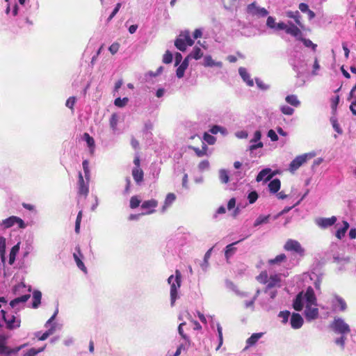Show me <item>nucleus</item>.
<instances>
[{
    "instance_id": "f257e3e1",
    "label": "nucleus",
    "mask_w": 356,
    "mask_h": 356,
    "mask_svg": "<svg viewBox=\"0 0 356 356\" xmlns=\"http://www.w3.org/2000/svg\"><path fill=\"white\" fill-rule=\"evenodd\" d=\"M293 305L296 311L304 309L305 317L308 321L316 319L319 315L317 300L314 289L310 286L297 295Z\"/></svg>"
},
{
    "instance_id": "f03ea898",
    "label": "nucleus",
    "mask_w": 356,
    "mask_h": 356,
    "mask_svg": "<svg viewBox=\"0 0 356 356\" xmlns=\"http://www.w3.org/2000/svg\"><path fill=\"white\" fill-rule=\"evenodd\" d=\"M282 276L280 273H270L268 275L266 270L261 271V273L257 276V280L259 283L266 285L264 293L266 296L267 302L261 303L263 307L266 306L268 302H270L277 296V289L282 286Z\"/></svg>"
},
{
    "instance_id": "7ed1b4c3",
    "label": "nucleus",
    "mask_w": 356,
    "mask_h": 356,
    "mask_svg": "<svg viewBox=\"0 0 356 356\" xmlns=\"http://www.w3.org/2000/svg\"><path fill=\"white\" fill-rule=\"evenodd\" d=\"M21 319L17 314L0 310V327L5 325L9 330L17 329L20 327Z\"/></svg>"
},
{
    "instance_id": "20e7f679",
    "label": "nucleus",
    "mask_w": 356,
    "mask_h": 356,
    "mask_svg": "<svg viewBox=\"0 0 356 356\" xmlns=\"http://www.w3.org/2000/svg\"><path fill=\"white\" fill-rule=\"evenodd\" d=\"M181 274L179 270H176L175 275H171L168 278V284L170 286V303L173 306L175 301L179 298L178 291L181 287Z\"/></svg>"
},
{
    "instance_id": "39448f33",
    "label": "nucleus",
    "mask_w": 356,
    "mask_h": 356,
    "mask_svg": "<svg viewBox=\"0 0 356 356\" xmlns=\"http://www.w3.org/2000/svg\"><path fill=\"white\" fill-rule=\"evenodd\" d=\"M26 291L27 293L22 295L21 296L15 298L14 300H11L10 302V306L13 309H19L20 308V305L24 304L28 299L30 298V292H31V287L29 286L28 288L24 283H20L17 285H16L14 288V293L15 294L17 295L19 294L20 292Z\"/></svg>"
},
{
    "instance_id": "423d86ee",
    "label": "nucleus",
    "mask_w": 356,
    "mask_h": 356,
    "mask_svg": "<svg viewBox=\"0 0 356 356\" xmlns=\"http://www.w3.org/2000/svg\"><path fill=\"white\" fill-rule=\"evenodd\" d=\"M315 156L316 153L314 152H311L297 156L289 164V172L294 173L300 167H301L308 160L314 158Z\"/></svg>"
},
{
    "instance_id": "0eeeda50",
    "label": "nucleus",
    "mask_w": 356,
    "mask_h": 356,
    "mask_svg": "<svg viewBox=\"0 0 356 356\" xmlns=\"http://www.w3.org/2000/svg\"><path fill=\"white\" fill-rule=\"evenodd\" d=\"M190 33L188 31L181 32L175 42V47L180 51H184L188 46L193 44Z\"/></svg>"
},
{
    "instance_id": "6e6552de",
    "label": "nucleus",
    "mask_w": 356,
    "mask_h": 356,
    "mask_svg": "<svg viewBox=\"0 0 356 356\" xmlns=\"http://www.w3.org/2000/svg\"><path fill=\"white\" fill-rule=\"evenodd\" d=\"M331 329L337 334L346 335L350 332V326L345 321L339 317L334 318L330 324Z\"/></svg>"
},
{
    "instance_id": "1a4fd4ad",
    "label": "nucleus",
    "mask_w": 356,
    "mask_h": 356,
    "mask_svg": "<svg viewBox=\"0 0 356 356\" xmlns=\"http://www.w3.org/2000/svg\"><path fill=\"white\" fill-rule=\"evenodd\" d=\"M281 30H284L287 34L295 38H299L302 34L300 29L291 22H288L287 24L282 22L277 23L275 31Z\"/></svg>"
},
{
    "instance_id": "9d476101",
    "label": "nucleus",
    "mask_w": 356,
    "mask_h": 356,
    "mask_svg": "<svg viewBox=\"0 0 356 356\" xmlns=\"http://www.w3.org/2000/svg\"><path fill=\"white\" fill-rule=\"evenodd\" d=\"M58 311L56 309L51 317L46 322L45 327L48 328V330L40 335V332H38L35 333V336L40 341H44L47 339L50 335L53 334L56 330V323H54V321L58 314Z\"/></svg>"
},
{
    "instance_id": "9b49d317",
    "label": "nucleus",
    "mask_w": 356,
    "mask_h": 356,
    "mask_svg": "<svg viewBox=\"0 0 356 356\" xmlns=\"http://www.w3.org/2000/svg\"><path fill=\"white\" fill-rule=\"evenodd\" d=\"M15 225H17L18 228L24 229L26 227V223L19 217L12 216L0 221V227L3 229L12 227Z\"/></svg>"
},
{
    "instance_id": "f8f14e48",
    "label": "nucleus",
    "mask_w": 356,
    "mask_h": 356,
    "mask_svg": "<svg viewBox=\"0 0 356 356\" xmlns=\"http://www.w3.org/2000/svg\"><path fill=\"white\" fill-rule=\"evenodd\" d=\"M246 11L249 15L258 18L266 17L269 13L265 8L259 6L256 2L248 4Z\"/></svg>"
},
{
    "instance_id": "ddd939ff",
    "label": "nucleus",
    "mask_w": 356,
    "mask_h": 356,
    "mask_svg": "<svg viewBox=\"0 0 356 356\" xmlns=\"http://www.w3.org/2000/svg\"><path fill=\"white\" fill-rule=\"evenodd\" d=\"M284 248L286 251L296 253L300 256H303L305 253V250L301 246L300 243L298 241L293 239L287 240Z\"/></svg>"
},
{
    "instance_id": "4468645a",
    "label": "nucleus",
    "mask_w": 356,
    "mask_h": 356,
    "mask_svg": "<svg viewBox=\"0 0 356 356\" xmlns=\"http://www.w3.org/2000/svg\"><path fill=\"white\" fill-rule=\"evenodd\" d=\"M337 221L336 216L330 218L319 217L314 220L315 224L321 229H325L335 225Z\"/></svg>"
},
{
    "instance_id": "2eb2a0df",
    "label": "nucleus",
    "mask_w": 356,
    "mask_h": 356,
    "mask_svg": "<svg viewBox=\"0 0 356 356\" xmlns=\"http://www.w3.org/2000/svg\"><path fill=\"white\" fill-rule=\"evenodd\" d=\"M77 185L79 195L86 197L89 193V181L84 179L83 176L81 172H79Z\"/></svg>"
},
{
    "instance_id": "dca6fc26",
    "label": "nucleus",
    "mask_w": 356,
    "mask_h": 356,
    "mask_svg": "<svg viewBox=\"0 0 356 356\" xmlns=\"http://www.w3.org/2000/svg\"><path fill=\"white\" fill-rule=\"evenodd\" d=\"M332 309V311L344 312L347 308L346 301L340 296H334L331 300Z\"/></svg>"
},
{
    "instance_id": "f3484780",
    "label": "nucleus",
    "mask_w": 356,
    "mask_h": 356,
    "mask_svg": "<svg viewBox=\"0 0 356 356\" xmlns=\"http://www.w3.org/2000/svg\"><path fill=\"white\" fill-rule=\"evenodd\" d=\"M261 138V133L257 130L254 133L253 138L250 140V145L249 147L250 151L252 152L257 148H261L264 146L262 142L260 141Z\"/></svg>"
},
{
    "instance_id": "a211bd4d",
    "label": "nucleus",
    "mask_w": 356,
    "mask_h": 356,
    "mask_svg": "<svg viewBox=\"0 0 356 356\" xmlns=\"http://www.w3.org/2000/svg\"><path fill=\"white\" fill-rule=\"evenodd\" d=\"M349 227V223L346 220H343L341 225L339 223L336 224L337 230L334 233V236L338 239L341 240L345 236Z\"/></svg>"
},
{
    "instance_id": "6ab92c4d",
    "label": "nucleus",
    "mask_w": 356,
    "mask_h": 356,
    "mask_svg": "<svg viewBox=\"0 0 356 356\" xmlns=\"http://www.w3.org/2000/svg\"><path fill=\"white\" fill-rule=\"evenodd\" d=\"M158 202L155 200H149L143 202L141 208L146 209L147 211L143 213V215L150 214L154 212V209L157 207Z\"/></svg>"
},
{
    "instance_id": "aec40b11",
    "label": "nucleus",
    "mask_w": 356,
    "mask_h": 356,
    "mask_svg": "<svg viewBox=\"0 0 356 356\" xmlns=\"http://www.w3.org/2000/svg\"><path fill=\"white\" fill-rule=\"evenodd\" d=\"M238 73L241 76L243 81L250 87H252L254 86L253 79H251L250 73L248 72L247 69L243 67H239Z\"/></svg>"
},
{
    "instance_id": "412c9836",
    "label": "nucleus",
    "mask_w": 356,
    "mask_h": 356,
    "mask_svg": "<svg viewBox=\"0 0 356 356\" xmlns=\"http://www.w3.org/2000/svg\"><path fill=\"white\" fill-rule=\"evenodd\" d=\"M290 323L292 328L299 329L303 324V318L299 314L293 313L291 316Z\"/></svg>"
},
{
    "instance_id": "4be33fe9",
    "label": "nucleus",
    "mask_w": 356,
    "mask_h": 356,
    "mask_svg": "<svg viewBox=\"0 0 356 356\" xmlns=\"http://www.w3.org/2000/svg\"><path fill=\"white\" fill-rule=\"evenodd\" d=\"M273 176V175L271 174V169L267 168L263 169L259 172L256 177V181L257 182H260L261 181H266L270 180Z\"/></svg>"
},
{
    "instance_id": "5701e85b",
    "label": "nucleus",
    "mask_w": 356,
    "mask_h": 356,
    "mask_svg": "<svg viewBox=\"0 0 356 356\" xmlns=\"http://www.w3.org/2000/svg\"><path fill=\"white\" fill-rule=\"evenodd\" d=\"M76 250L77 252L74 253L73 257L75 260V262L76 264V266L79 269H81L84 273H86L87 269L82 261L81 259L83 257V254L80 250V248L79 247L76 248Z\"/></svg>"
},
{
    "instance_id": "b1692460",
    "label": "nucleus",
    "mask_w": 356,
    "mask_h": 356,
    "mask_svg": "<svg viewBox=\"0 0 356 356\" xmlns=\"http://www.w3.org/2000/svg\"><path fill=\"white\" fill-rule=\"evenodd\" d=\"M286 16L289 18L293 19L296 25L300 29V28H303V24L301 22V15H300V13L296 11H286Z\"/></svg>"
},
{
    "instance_id": "393cba45",
    "label": "nucleus",
    "mask_w": 356,
    "mask_h": 356,
    "mask_svg": "<svg viewBox=\"0 0 356 356\" xmlns=\"http://www.w3.org/2000/svg\"><path fill=\"white\" fill-rule=\"evenodd\" d=\"M263 332H258L252 334L247 340H246V346L244 350L248 349L250 347L254 346L257 341L263 337Z\"/></svg>"
},
{
    "instance_id": "a878e982",
    "label": "nucleus",
    "mask_w": 356,
    "mask_h": 356,
    "mask_svg": "<svg viewBox=\"0 0 356 356\" xmlns=\"http://www.w3.org/2000/svg\"><path fill=\"white\" fill-rule=\"evenodd\" d=\"M5 348L6 351L0 352V356H15L17 355L19 351L22 350V349L26 346V344H24L22 346H19L18 347H16L15 348H9L4 345H3L1 343H0Z\"/></svg>"
},
{
    "instance_id": "bb28decb",
    "label": "nucleus",
    "mask_w": 356,
    "mask_h": 356,
    "mask_svg": "<svg viewBox=\"0 0 356 356\" xmlns=\"http://www.w3.org/2000/svg\"><path fill=\"white\" fill-rule=\"evenodd\" d=\"M203 65L205 67H221L222 66V63L220 61H215L213 60L211 56H206L204 58V63Z\"/></svg>"
},
{
    "instance_id": "cd10ccee",
    "label": "nucleus",
    "mask_w": 356,
    "mask_h": 356,
    "mask_svg": "<svg viewBox=\"0 0 356 356\" xmlns=\"http://www.w3.org/2000/svg\"><path fill=\"white\" fill-rule=\"evenodd\" d=\"M281 187V182L279 179H274L268 184L269 191L271 193H276L279 191Z\"/></svg>"
},
{
    "instance_id": "c85d7f7f",
    "label": "nucleus",
    "mask_w": 356,
    "mask_h": 356,
    "mask_svg": "<svg viewBox=\"0 0 356 356\" xmlns=\"http://www.w3.org/2000/svg\"><path fill=\"white\" fill-rule=\"evenodd\" d=\"M19 248H20V243L19 242L17 243L16 245H15L12 248V249L10 252L9 260H8V264L10 265H12L14 264V262L15 261L16 255L19 252Z\"/></svg>"
},
{
    "instance_id": "c756f323",
    "label": "nucleus",
    "mask_w": 356,
    "mask_h": 356,
    "mask_svg": "<svg viewBox=\"0 0 356 356\" xmlns=\"http://www.w3.org/2000/svg\"><path fill=\"white\" fill-rule=\"evenodd\" d=\"M143 172L139 168H134L132 170L134 179L137 184H140L143 180Z\"/></svg>"
},
{
    "instance_id": "7c9ffc66",
    "label": "nucleus",
    "mask_w": 356,
    "mask_h": 356,
    "mask_svg": "<svg viewBox=\"0 0 356 356\" xmlns=\"http://www.w3.org/2000/svg\"><path fill=\"white\" fill-rule=\"evenodd\" d=\"M6 239L3 236H0V257L3 264L6 260Z\"/></svg>"
},
{
    "instance_id": "2f4dec72",
    "label": "nucleus",
    "mask_w": 356,
    "mask_h": 356,
    "mask_svg": "<svg viewBox=\"0 0 356 356\" xmlns=\"http://www.w3.org/2000/svg\"><path fill=\"white\" fill-rule=\"evenodd\" d=\"M118 119L119 117L118 114L113 113L111 116L110 120H109V124L111 127V129H112L113 134H115L118 130Z\"/></svg>"
},
{
    "instance_id": "473e14b6",
    "label": "nucleus",
    "mask_w": 356,
    "mask_h": 356,
    "mask_svg": "<svg viewBox=\"0 0 356 356\" xmlns=\"http://www.w3.org/2000/svg\"><path fill=\"white\" fill-rule=\"evenodd\" d=\"M285 101L289 104L294 107H298L300 105V102L298 99V97L295 95H287L285 98Z\"/></svg>"
},
{
    "instance_id": "72a5a7b5",
    "label": "nucleus",
    "mask_w": 356,
    "mask_h": 356,
    "mask_svg": "<svg viewBox=\"0 0 356 356\" xmlns=\"http://www.w3.org/2000/svg\"><path fill=\"white\" fill-rule=\"evenodd\" d=\"M209 131L212 134H217L219 132L223 136L227 134V129L219 125H213Z\"/></svg>"
},
{
    "instance_id": "f704fd0d",
    "label": "nucleus",
    "mask_w": 356,
    "mask_h": 356,
    "mask_svg": "<svg viewBox=\"0 0 356 356\" xmlns=\"http://www.w3.org/2000/svg\"><path fill=\"white\" fill-rule=\"evenodd\" d=\"M42 293L39 291H35L33 293V307L37 308L40 304Z\"/></svg>"
},
{
    "instance_id": "c9c22d12",
    "label": "nucleus",
    "mask_w": 356,
    "mask_h": 356,
    "mask_svg": "<svg viewBox=\"0 0 356 356\" xmlns=\"http://www.w3.org/2000/svg\"><path fill=\"white\" fill-rule=\"evenodd\" d=\"M270 218V215L267 216H259L254 221V226L257 227L262 224H266L269 222V219Z\"/></svg>"
},
{
    "instance_id": "e433bc0d",
    "label": "nucleus",
    "mask_w": 356,
    "mask_h": 356,
    "mask_svg": "<svg viewBox=\"0 0 356 356\" xmlns=\"http://www.w3.org/2000/svg\"><path fill=\"white\" fill-rule=\"evenodd\" d=\"M186 325V323H181L178 326V332L182 339L186 341V343L190 345V338L184 332V327Z\"/></svg>"
},
{
    "instance_id": "4c0bfd02",
    "label": "nucleus",
    "mask_w": 356,
    "mask_h": 356,
    "mask_svg": "<svg viewBox=\"0 0 356 356\" xmlns=\"http://www.w3.org/2000/svg\"><path fill=\"white\" fill-rule=\"evenodd\" d=\"M83 138L86 140L88 146L90 149V152L92 153L95 149V140L88 133L83 134Z\"/></svg>"
},
{
    "instance_id": "58836bf2",
    "label": "nucleus",
    "mask_w": 356,
    "mask_h": 356,
    "mask_svg": "<svg viewBox=\"0 0 356 356\" xmlns=\"http://www.w3.org/2000/svg\"><path fill=\"white\" fill-rule=\"evenodd\" d=\"M193 149L195 152L196 155L199 157H202L204 156L208 155V153H207L208 147L205 144H204L202 145V148L201 149H199L198 147H193Z\"/></svg>"
},
{
    "instance_id": "ea45409f",
    "label": "nucleus",
    "mask_w": 356,
    "mask_h": 356,
    "mask_svg": "<svg viewBox=\"0 0 356 356\" xmlns=\"http://www.w3.org/2000/svg\"><path fill=\"white\" fill-rule=\"evenodd\" d=\"M202 55L203 53L200 48L195 47L193 51L189 54V57H191V58H194L195 60H198L202 58Z\"/></svg>"
},
{
    "instance_id": "a19ab883",
    "label": "nucleus",
    "mask_w": 356,
    "mask_h": 356,
    "mask_svg": "<svg viewBox=\"0 0 356 356\" xmlns=\"http://www.w3.org/2000/svg\"><path fill=\"white\" fill-rule=\"evenodd\" d=\"M236 243H238V242L233 243L226 246L225 255L227 259H229V258L234 254L236 248L234 245Z\"/></svg>"
},
{
    "instance_id": "79ce46f5",
    "label": "nucleus",
    "mask_w": 356,
    "mask_h": 356,
    "mask_svg": "<svg viewBox=\"0 0 356 356\" xmlns=\"http://www.w3.org/2000/svg\"><path fill=\"white\" fill-rule=\"evenodd\" d=\"M302 34L299 36V38H296L298 40H300L304 45L307 47H311L314 51H316L317 45L312 42L309 39L302 38H301Z\"/></svg>"
},
{
    "instance_id": "37998d69",
    "label": "nucleus",
    "mask_w": 356,
    "mask_h": 356,
    "mask_svg": "<svg viewBox=\"0 0 356 356\" xmlns=\"http://www.w3.org/2000/svg\"><path fill=\"white\" fill-rule=\"evenodd\" d=\"M83 170L84 172L85 179L90 181V172L89 168V162L87 160H84L82 163Z\"/></svg>"
},
{
    "instance_id": "c03bdc74",
    "label": "nucleus",
    "mask_w": 356,
    "mask_h": 356,
    "mask_svg": "<svg viewBox=\"0 0 356 356\" xmlns=\"http://www.w3.org/2000/svg\"><path fill=\"white\" fill-rule=\"evenodd\" d=\"M219 178L222 183L226 184L229 180V177L228 175V172L225 169H221L219 170Z\"/></svg>"
},
{
    "instance_id": "a18cd8bd",
    "label": "nucleus",
    "mask_w": 356,
    "mask_h": 356,
    "mask_svg": "<svg viewBox=\"0 0 356 356\" xmlns=\"http://www.w3.org/2000/svg\"><path fill=\"white\" fill-rule=\"evenodd\" d=\"M330 122L332 125L333 129L337 134H343V130L340 127V125L338 123L337 119L335 117H332L330 118Z\"/></svg>"
},
{
    "instance_id": "49530a36",
    "label": "nucleus",
    "mask_w": 356,
    "mask_h": 356,
    "mask_svg": "<svg viewBox=\"0 0 356 356\" xmlns=\"http://www.w3.org/2000/svg\"><path fill=\"white\" fill-rule=\"evenodd\" d=\"M45 348V346H43L40 348L35 349L34 348H32L29 349L26 353H24V356H35L37 354L42 352Z\"/></svg>"
},
{
    "instance_id": "de8ad7c7",
    "label": "nucleus",
    "mask_w": 356,
    "mask_h": 356,
    "mask_svg": "<svg viewBox=\"0 0 356 356\" xmlns=\"http://www.w3.org/2000/svg\"><path fill=\"white\" fill-rule=\"evenodd\" d=\"M129 102V99L127 97H124L121 99L120 97H118L114 101V104L120 108H122L127 105Z\"/></svg>"
},
{
    "instance_id": "09e8293b",
    "label": "nucleus",
    "mask_w": 356,
    "mask_h": 356,
    "mask_svg": "<svg viewBox=\"0 0 356 356\" xmlns=\"http://www.w3.org/2000/svg\"><path fill=\"white\" fill-rule=\"evenodd\" d=\"M280 108L281 112L286 115H292L294 113V109L286 105H282Z\"/></svg>"
},
{
    "instance_id": "8fccbe9b",
    "label": "nucleus",
    "mask_w": 356,
    "mask_h": 356,
    "mask_svg": "<svg viewBox=\"0 0 356 356\" xmlns=\"http://www.w3.org/2000/svg\"><path fill=\"white\" fill-rule=\"evenodd\" d=\"M286 259L284 254H280L277 255L275 259H270L268 264L270 265L275 264L283 261Z\"/></svg>"
},
{
    "instance_id": "3c124183",
    "label": "nucleus",
    "mask_w": 356,
    "mask_h": 356,
    "mask_svg": "<svg viewBox=\"0 0 356 356\" xmlns=\"http://www.w3.org/2000/svg\"><path fill=\"white\" fill-rule=\"evenodd\" d=\"M217 331H218V335L219 344H218V347L216 348V350H219V348H220V346H222V342H223L222 328L219 323L217 324Z\"/></svg>"
},
{
    "instance_id": "603ef678",
    "label": "nucleus",
    "mask_w": 356,
    "mask_h": 356,
    "mask_svg": "<svg viewBox=\"0 0 356 356\" xmlns=\"http://www.w3.org/2000/svg\"><path fill=\"white\" fill-rule=\"evenodd\" d=\"M276 24H277V22H275V19L273 17H272V16L268 17L267 20H266V26L268 28L275 31Z\"/></svg>"
},
{
    "instance_id": "864d4df0",
    "label": "nucleus",
    "mask_w": 356,
    "mask_h": 356,
    "mask_svg": "<svg viewBox=\"0 0 356 356\" xmlns=\"http://www.w3.org/2000/svg\"><path fill=\"white\" fill-rule=\"evenodd\" d=\"M204 140L209 145H213L216 143V138L212 135L205 133L203 136Z\"/></svg>"
},
{
    "instance_id": "5fc2aeb1",
    "label": "nucleus",
    "mask_w": 356,
    "mask_h": 356,
    "mask_svg": "<svg viewBox=\"0 0 356 356\" xmlns=\"http://www.w3.org/2000/svg\"><path fill=\"white\" fill-rule=\"evenodd\" d=\"M140 200L137 196L131 197L130 200V207L131 209L137 208L140 204Z\"/></svg>"
},
{
    "instance_id": "6e6d98bb",
    "label": "nucleus",
    "mask_w": 356,
    "mask_h": 356,
    "mask_svg": "<svg viewBox=\"0 0 356 356\" xmlns=\"http://www.w3.org/2000/svg\"><path fill=\"white\" fill-rule=\"evenodd\" d=\"M255 82L257 87L262 90H267L270 88V86L264 83L261 79H255Z\"/></svg>"
},
{
    "instance_id": "4d7b16f0",
    "label": "nucleus",
    "mask_w": 356,
    "mask_h": 356,
    "mask_svg": "<svg viewBox=\"0 0 356 356\" xmlns=\"http://www.w3.org/2000/svg\"><path fill=\"white\" fill-rule=\"evenodd\" d=\"M188 67L185 64H181L177 69L176 74L178 78H182L184 75V72Z\"/></svg>"
},
{
    "instance_id": "13d9d810",
    "label": "nucleus",
    "mask_w": 356,
    "mask_h": 356,
    "mask_svg": "<svg viewBox=\"0 0 356 356\" xmlns=\"http://www.w3.org/2000/svg\"><path fill=\"white\" fill-rule=\"evenodd\" d=\"M175 198H176V197H175V194L168 193L165 200V206L164 207L170 206L175 200Z\"/></svg>"
},
{
    "instance_id": "bf43d9fd",
    "label": "nucleus",
    "mask_w": 356,
    "mask_h": 356,
    "mask_svg": "<svg viewBox=\"0 0 356 356\" xmlns=\"http://www.w3.org/2000/svg\"><path fill=\"white\" fill-rule=\"evenodd\" d=\"M227 286L232 289L233 291H234L237 295L241 296H245V293L240 292L237 289L236 286L231 282H227Z\"/></svg>"
},
{
    "instance_id": "052dcab7",
    "label": "nucleus",
    "mask_w": 356,
    "mask_h": 356,
    "mask_svg": "<svg viewBox=\"0 0 356 356\" xmlns=\"http://www.w3.org/2000/svg\"><path fill=\"white\" fill-rule=\"evenodd\" d=\"M248 199L250 204L254 203L258 199V194L256 191H252L248 194Z\"/></svg>"
},
{
    "instance_id": "680f3d73",
    "label": "nucleus",
    "mask_w": 356,
    "mask_h": 356,
    "mask_svg": "<svg viewBox=\"0 0 356 356\" xmlns=\"http://www.w3.org/2000/svg\"><path fill=\"white\" fill-rule=\"evenodd\" d=\"M290 312L289 311H282L279 313V317L282 318V323H286L290 316Z\"/></svg>"
},
{
    "instance_id": "e2e57ef3",
    "label": "nucleus",
    "mask_w": 356,
    "mask_h": 356,
    "mask_svg": "<svg viewBox=\"0 0 356 356\" xmlns=\"http://www.w3.org/2000/svg\"><path fill=\"white\" fill-rule=\"evenodd\" d=\"M172 61V54L170 51H167L163 55V62L164 63L168 64Z\"/></svg>"
},
{
    "instance_id": "0e129e2a",
    "label": "nucleus",
    "mask_w": 356,
    "mask_h": 356,
    "mask_svg": "<svg viewBox=\"0 0 356 356\" xmlns=\"http://www.w3.org/2000/svg\"><path fill=\"white\" fill-rule=\"evenodd\" d=\"M121 6H122L121 3H118L116 4V6H115V8L113 9V12L111 13V14L109 15V17L107 19L108 22H110L115 16V15L118 13L119 10L120 9Z\"/></svg>"
},
{
    "instance_id": "69168bd1",
    "label": "nucleus",
    "mask_w": 356,
    "mask_h": 356,
    "mask_svg": "<svg viewBox=\"0 0 356 356\" xmlns=\"http://www.w3.org/2000/svg\"><path fill=\"white\" fill-rule=\"evenodd\" d=\"M198 168L200 171H204L209 168V162L208 160L201 161L198 165Z\"/></svg>"
},
{
    "instance_id": "338daca9",
    "label": "nucleus",
    "mask_w": 356,
    "mask_h": 356,
    "mask_svg": "<svg viewBox=\"0 0 356 356\" xmlns=\"http://www.w3.org/2000/svg\"><path fill=\"white\" fill-rule=\"evenodd\" d=\"M76 103V97H69L67 101H66V104H65V106L70 108V109H73L74 108V106Z\"/></svg>"
},
{
    "instance_id": "774afa93",
    "label": "nucleus",
    "mask_w": 356,
    "mask_h": 356,
    "mask_svg": "<svg viewBox=\"0 0 356 356\" xmlns=\"http://www.w3.org/2000/svg\"><path fill=\"white\" fill-rule=\"evenodd\" d=\"M267 136H268V138H270L271 141L275 142V141L278 140L277 134H276V132L273 129H270L268 131Z\"/></svg>"
}]
</instances>
